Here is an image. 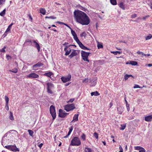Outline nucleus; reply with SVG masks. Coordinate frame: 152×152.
Instances as JSON below:
<instances>
[{
	"label": "nucleus",
	"mask_w": 152,
	"mask_h": 152,
	"mask_svg": "<svg viewBox=\"0 0 152 152\" xmlns=\"http://www.w3.org/2000/svg\"><path fill=\"white\" fill-rule=\"evenodd\" d=\"M74 17L76 22L83 25H88L90 22V19L84 12L77 10L74 12Z\"/></svg>",
	"instance_id": "obj_1"
},
{
	"label": "nucleus",
	"mask_w": 152,
	"mask_h": 152,
	"mask_svg": "<svg viewBox=\"0 0 152 152\" xmlns=\"http://www.w3.org/2000/svg\"><path fill=\"white\" fill-rule=\"evenodd\" d=\"M12 136L11 133L7 132L5 134L4 136L2 137V139L1 144L4 147L3 144L7 143L9 142V140L11 139V137Z\"/></svg>",
	"instance_id": "obj_2"
},
{
	"label": "nucleus",
	"mask_w": 152,
	"mask_h": 152,
	"mask_svg": "<svg viewBox=\"0 0 152 152\" xmlns=\"http://www.w3.org/2000/svg\"><path fill=\"white\" fill-rule=\"evenodd\" d=\"M81 142L80 138L77 137H75L72 140L70 144L72 146H79Z\"/></svg>",
	"instance_id": "obj_3"
},
{
	"label": "nucleus",
	"mask_w": 152,
	"mask_h": 152,
	"mask_svg": "<svg viewBox=\"0 0 152 152\" xmlns=\"http://www.w3.org/2000/svg\"><path fill=\"white\" fill-rule=\"evenodd\" d=\"M81 54L82 57L84 61H86L88 62H89V61L88 59V57L89 56L90 53L86 52L82 50L81 52Z\"/></svg>",
	"instance_id": "obj_4"
},
{
	"label": "nucleus",
	"mask_w": 152,
	"mask_h": 152,
	"mask_svg": "<svg viewBox=\"0 0 152 152\" xmlns=\"http://www.w3.org/2000/svg\"><path fill=\"white\" fill-rule=\"evenodd\" d=\"M64 110L67 112L72 110L75 108L74 104H68L64 106Z\"/></svg>",
	"instance_id": "obj_5"
},
{
	"label": "nucleus",
	"mask_w": 152,
	"mask_h": 152,
	"mask_svg": "<svg viewBox=\"0 0 152 152\" xmlns=\"http://www.w3.org/2000/svg\"><path fill=\"white\" fill-rule=\"evenodd\" d=\"M50 111L53 117V120H54L56 117V112L55 107L53 105H51L50 107Z\"/></svg>",
	"instance_id": "obj_6"
},
{
	"label": "nucleus",
	"mask_w": 152,
	"mask_h": 152,
	"mask_svg": "<svg viewBox=\"0 0 152 152\" xmlns=\"http://www.w3.org/2000/svg\"><path fill=\"white\" fill-rule=\"evenodd\" d=\"M72 46H76L75 45H69L68 46H66V47L64 48V50L65 52V56H67L70 53L72 50V48L71 47Z\"/></svg>",
	"instance_id": "obj_7"
},
{
	"label": "nucleus",
	"mask_w": 152,
	"mask_h": 152,
	"mask_svg": "<svg viewBox=\"0 0 152 152\" xmlns=\"http://www.w3.org/2000/svg\"><path fill=\"white\" fill-rule=\"evenodd\" d=\"M59 112L58 116L62 118L65 117L69 114L68 113H66L64 111L61 109L59 110Z\"/></svg>",
	"instance_id": "obj_8"
},
{
	"label": "nucleus",
	"mask_w": 152,
	"mask_h": 152,
	"mask_svg": "<svg viewBox=\"0 0 152 152\" xmlns=\"http://www.w3.org/2000/svg\"><path fill=\"white\" fill-rule=\"evenodd\" d=\"M71 78V75L70 74H68L66 76L62 77H61V79L64 83H66L70 81Z\"/></svg>",
	"instance_id": "obj_9"
},
{
	"label": "nucleus",
	"mask_w": 152,
	"mask_h": 152,
	"mask_svg": "<svg viewBox=\"0 0 152 152\" xmlns=\"http://www.w3.org/2000/svg\"><path fill=\"white\" fill-rule=\"evenodd\" d=\"M71 34L73 36V38L75 40L76 42L77 43L78 42L80 41L78 39L77 35L75 31H73L72 29L71 30Z\"/></svg>",
	"instance_id": "obj_10"
},
{
	"label": "nucleus",
	"mask_w": 152,
	"mask_h": 152,
	"mask_svg": "<svg viewBox=\"0 0 152 152\" xmlns=\"http://www.w3.org/2000/svg\"><path fill=\"white\" fill-rule=\"evenodd\" d=\"M10 150L14 152H19V149L15 145H11Z\"/></svg>",
	"instance_id": "obj_11"
},
{
	"label": "nucleus",
	"mask_w": 152,
	"mask_h": 152,
	"mask_svg": "<svg viewBox=\"0 0 152 152\" xmlns=\"http://www.w3.org/2000/svg\"><path fill=\"white\" fill-rule=\"evenodd\" d=\"M39 75L35 73H31L27 76V77L30 78H37L39 77Z\"/></svg>",
	"instance_id": "obj_12"
},
{
	"label": "nucleus",
	"mask_w": 152,
	"mask_h": 152,
	"mask_svg": "<svg viewBox=\"0 0 152 152\" xmlns=\"http://www.w3.org/2000/svg\"><path fill=\"white\" fill-rule=\"evenodd\" d=\"M77 44H78L80 47L82 49H83L84 50H90L89 49L84 46L80 41H79L78 42Z\"/></svg>",
	"instance_id": "obj_13"
},
{
	"label": "nucleus",
	"mask_w": 152,
	"mask_h": 152,
	"mask_svg": "<svg viewBox=\"0 0 152 152\" xmlns=\"http://www.w3.org/2000/svg\"><path fill=\"white\" fill-rule=\"evenodd\" d=\"M77 55V51L75 50H73L72 52L69 56L70 58H71L74 56H76Z\"/></svg>",
	"instance_id": "obj_14"
},
{
	"label": "nucleus",
	"mask_w": 152,
	"mask_h": 152,
	"mask_svg": "<svg viewBox=\"0 0 152 152\" xmlns=\"http://www.w3.org/2000/svg\"><path fill=\"white\" fill-rule=\"evenodd\" d=\"M34 44L35 47L37 48L38 52H39L40 51V46L39 44L36 42V41L35 40H32Z\"/></svg>",
	"instance_id": "obj_15"
},
{
	"label": "nucleus",
	"mask_w": 152,
	"mask_h": 152,
	"mask_svg": "<svg viewBox=\"0 0 152 152\" xmlns=\"http://www.w3.org/2000/svg\"><path fill=\"white\" fill-rule=\"evenodd\" d=\"M43 64L42 63H41V62H39L33 66V68L34 69L37 67H39L43 66Z\"/></svg>",
	"instance_id": "obj_16"
},
{
	"label": "nucleus",
	"mask_w": 152,
	"mask_h": 152,
	"mask_svg": "<svg viewBox=\"0 0 152 152\" xmlns=\"http://www.w3.org/2000/svg\"><path fill=\"white\" fill-rule=\"evenodd\" d=\"M117 110L118 114H121L124 111V110L122 107L118 106L117 107Z\"/></svg>",
	"instance_id": "obj_17"
},
{
	"label": "nucleus",
	"mask_w": 152,
	"mask_h": 152,
	"mask_svg": "<svg viewBox=\"0 0 152 152\" xmlns=\"http://www.w3.org/2000/svg\"><path fill=\"white\" fill-rule=\"evenodd\" d=\"M130 64L132 65H137V62L135 61H130L128 62H126V64Z\"/></svg>",
	"instance_id": "obj_18"
},
{
	"label": "nucleus",
	"mask_w": 152,
	"mask_h": 152,
	"mask_svg": "<svg viewBox=\"0 0 152 152\" xmlns=\"http://www.w3.org/2000/svg\"><path fill=\"white\" fill-rule=\"evenodd\" d=\"M46 84L47 86V89H52L54 87L53 84L50 82L47 83Z\"/></svg>",
	"instance_id": "obj_19"
},
{
	"label": "nucleus",
	"mask_w": 152,
	"mask_h": 152,
	"mask_svg": "<svg viewBox=\"0 0 152 152\" xmlns=\"http://www.w3.org/2000/svg\"><path fill=\"white\" fill-rule=\"evenodd\" d=\"M152 119V115H148L145 117V120L147 121H150Z\"/></svg>",
	"instance_id": "obj_20"
},
{
	"label": "nucleus",
	"mask_w": 152,
	"mask_h": 152,
	"mask_svg": "<svg viewBox=\"0 0 152 152\" xmlns=\"http://www.w3.org/2000/svg\"><path fill=\"white\" fill-rule=\"evenodd\" d=\"M53 73L51 72H48L45 73L43 75L49 77L51 78V76L53 75Z\"/></svg>",
	"instance_id": "obj_21"
},
{
	"label": "nucleus",
	"mask_w": 152,
	"mask_h": 152,
	"mask_svg": "<svg viewBox=\"0 0 152 152\" xmlns=\"http://www.w3.org/2000/svg\"><path fill=\"white\" fill-rule=\"evenodd\" d=\"M78 115L75 114L74 115L73 119L71 122H75V121H77L78 120Z\"/></svg>",
	"instance_id": "obj_22"
},
{
	"label": "nucleus",
	"mask_w": 152,
	"mask_h": 152,
	"mask_svg": "<svg viewBox=\"0 0 152 152\" xmlns=\"http://www.w3.org/2000/svg\"><path fill=\"white\" fill-rule=\"evenodd\" d=\"M90 82L91 83V86H94L96 84V82L95 80H91Z\"/></svg>",
	"instance_id": "obj_23"
},
{
	"label": "nucleus",
	"mask_w": 152,
	"mask_h": 152,
	"mask_svg": "<svg viewBox=\"0 0 152 152\" xmlns=\"http://www.w3.org/2000/svg\"><path fill=\"white\" fill-rule=\"evenodd\" d=\"M99 95V94L97 91H96L95 92H92L91 93V96H93L94 95L95 96H98Z\"/></svg>",
	"instance_id": "obj_24"
},
{
	"label": "nucleus",
	"mask_w": 152,
	"mask_h": 152,
	"mask_svg": "<svg viewBox=\"0 0 152 152\" xmlns=\"http://www.w3.org/2000/svg\"><path fill=\"white\" fill-rule=\"evenodd\" d=\"M111 53H113L115 55H116L118 54H121L122 53V52L119 51H111Z\"/></svg>",
	"instance_id": "obj_25"
},
{
	"label": "nucleus",
	"mask_w": 152,
	"mask_h": 152,
	"mask_svg": "<svg viewBox=\"0 0 152 152\" xmlns=\"http://www.w3.org/2000/svg\"><path fill=\"white\" fill-rule=\"evenodd\" d=\"M133 77V76L132 75H128L127 74H126L124 76V78L125 80H126L129 77Z\"/></svg>",
	"instance_id": "obj_26"
},
{
	"label": "nucleus",
	"mask_w": 152,
	"mask_h": 152,
	"mask_svg": "<svg viewBox=\"0 0 152 152\" xmlns=\"http://www.w3.org/2000/svg\"><path fill=\"white\" fill-rule=\"evenodd\" d=\"M40 12L44 15H45L46 13V10L43 8H41L40 10Z\"/></svg>",
	"instance_id": "obj_27"
},
{
	"label": "nucleus",
	"mask_w": 152,
	"mask_h": 152,
	"mask_svg": "<svg viewBox=\"0 0 152 152\" xmlns=\"http://www.w3.org/2000/svg\"><path fill=\"white\" fill-rule=\"evenodd\" d=\"M111 3L113 5L117 4L116 0H110Z\"/></svg>",
	"instance_id": "obj_28"
},
{
	"label": "nucleus",
	"mask_w": 152,
	"mask_h": 152,
	"mask_svg": "<svg viewBox=\"0 0 152 152\" xmlns=\"http://www.w3.org/2000/svg\"><path fill=\"white\" fill-rule=\"evenodd\" d=\"M121 127H120L119 129L120 130H124L126 128V124H121Z\"/></svg>",
	"instance_id": "obj_29"
},
{
	"label": "nucleus",
	"mask_w": 152,
	"mask_h": 152,
	"mask_svg": "<svg viewBox=\"0 0 152 152\" xmlns=\"http://www.w3.org/2000/svg\"><path fill=\"white\" fill-rule=\"evenodd\" d=\"M26 44L27 45H31L32 44V41L31 40H26L24 43Z\"/></svg>",
	"instance_id": "obj_30"
},
{
	"label": "nucleus",
	"mask_w": 152,
	"mask_h": 152,
	"mask_svg": "<svg viewBox=\"0 0 152 152\" xmlns=\"http://www.w3.org/2000/svg\"><path fill=\"white\" fill-rule=\"evenodd\" d=\"M85 151L86 152H91L92 150L91 148L88 147L85 148Z\"/></svg>",
	"instance_id": "obj_31"
},
{
	"label": "nucleus",
	"mask_w": 152,
	"mask_h": 152,
	"mask_svg": "<svg viewBox=\"0 0 152 152\" xmlns=\"http://www.w3.org/2000/svg\"><path fill=\"white\" fill-rule=\"evenodd\" d=\"M9 118L11 120H14V117L13 116V113L11 112H10V115L9 116Z\"/></svg>",
	"instance_id": "obj_32"
},
{
	"label": "nucleus",
	"mask_w": 152,
	"mask_h": 152,
	"mask_svg": "<svg viewBox=\"0 0 152 152\" xmlns=\"http://www.w3.org/2000/svg\"><path fill=\"white\" fill-rule=\"evenodd\" d=\"M9 71L15 73L18 72V69L16 68H14L12 70H9Z\"/></svg>",
	"instance_id": "obj_33"
},
{
	"label": "nucleus",
	"mask_w": 152,
	"mask_h": 152,
	"mask_svg": "<svg viewBox=\"0 0 152 152\" xmlns=\"http://www.w3.org/2000/svg\"><path fill=\"white\" fill-rule=\"evenodd\" d=\"M6 11V9H5L1 12L0 13V15L1 16H3L5 14Z\"/></svg>",
	"instance_id": "obj_34"
},
{
	"label": "nucleus",
	"mask_w": 152,
	"mask_h": 152,
	"mask_svg": "<svg viewBox=\"0 0 152 152\" xmlns=\"http://www.w3.org/2000/svg\"><path fill=\"white\" fill-rule=\"evenodd\" d=\"M134 148L135 150H141L142 149V148H143L140 146H134Z\"/></svg>",
	"instance_id": "obj_35"
},
{
	"label": "nucleus",
	"mask_w": 152,
	"mask_h": 152,
	"mask_svg": "<svg viewBox=\"0 0 152 152\" xmlns=\"http://www.w3.org/2000/svg\"><path fill=\"white\" fill-rule=\"evenodd\" d=\"M28 132L30 135L32 137L33 136V134H34L33 131L31 130H28Z\"/></svg>",
	"instance_id": "obj_36"
},
{
	"label": "nucleus",
	"mask_w": 152,
	"mask_h": 152,
	"mask_svg": "<svg viewBox=\"0 0 152 152\" xmlns=\"http://www.w3.org/2000/svg\"><path fill=\"white\" fill-rule=\"evenodd\" d=\"M152 37V35L151 34H149L148 35L145 37V40H147L151 39Z\"/></svg>",
	"instance_id": "obj_37"
},
{
	"label": "nucleus",
	"mask_w": 152,
	"mask_h": 152,
	"mask_svg": "<svg viewBox=\"0 0 152 152\" xmlns=\"http://www.w3.org/2000/svg\"><path fill=\"white\" fill-rule=\"evenodd\" d=\"M119 7L123 9V10H125L124 5L123 3L122 2L121 3L119 4Z\"/></svg>",
	"instance_id": "obj_38"
},
{
	"label": "nucleus",
	"mask_w": 152,
	"mask_h": 152,
	"mask_svg": "<svg viewBox=\"0 0 152 152\" xmlns=\"http://www.w3.org/2000/svg\"><path fill=\"white\" fill-rule=\"evenodd\" d=\"M5 99L6 102V104H8L9 101V98L7 96H5Z\"/></svg>",
	"instance_id": "obj_39"
},
{
	"label": "nucleus",
	"mask_w": 152,
	"mask_h": 152,
	"mask_svg": "<svg viewBox=\"0 0 152 152\" xmlns=\"http://www.w3.org/2000/svg\"><path fill=\"white\" fill-rule=\"evenodd\" d=\"M137 53L138 54L142 55V56H146V55L145 54H144L143 53L139 51H137Z\"/></svg>",
	"instance_id": "obj_40"
},
{
	"label": "nucleus",
	"mask_w": 152,
	"mask_h": 152,
	"mask_svg": "<svg viewBox=\"0 0 152 152\" xmlns=\"http://www.w3.org/2000/svg\"><path fill=\"white\" fill-rule=\"evenodd\" d=\"M45 18L46 19L48 18H50V19H56V18L55 17H54L53 16H50V17L46 16V17H45Z\"/></svg>",
	"instance_id": "obj_41"
},
{
	"label": "nucleus",
	"mask_w": 152,
	"mask_h": 152,
	"mask_svg": "<svg viewBox=\"0 0 152 152\" xmlns=\"http://www.w3.org/2000/svg\"><path fill=\"white\" fill-rule=\"evenodd\" d=\"M97 47L99 49V48H103V45L102 43H98V45H97Z\"/></svg>",
	"instance_id": "obj_42"
},
{
	"label": "nucleus",
	"mask_w": 152,
	"mask_h": 152,
	"mask_svg": "<svg viewBox=\"0 0 152 152\" xmlns=\"http://www.w3.org/2000/svg\"><path fill=\"white\" fill-rule=\"evenodd\" d=\"M81 138L83 140H85L86 139V135L84 134H83L81 136Z\"/></svg>",
	"instance_id": "obj_43"
},
{
	"label": "nucleus",
	"mask_w": 152,
	"mask_h": 152,
	"mask_svg": "<svg viewBox=\"0 0 152 152\" xmlns=\"http://www.w3.org/2000/svg\"><path fill=\"white\" fill-rule=\"evenodd\" d=\"M88 82V78H85L83 79L82 82L83 83H87Z\"/></svg>",
	"instance_id": "obj_44"
},
{
	"label": "nucleus",
	"mask_w": 152,
	"mask_h": 152,
	"mask_svg": "<svg viewBox=\"0 0 152 152\" xmlns=\"http://www.w3.org/2000/svg\"><path fill=\"white\" fill-rule=\"evenodd\" d=\"M98 134L96 132H95L93 134L94 136L96 139L98 138Z\"/></svg>",
	"instance_id": "obj_45"
},
{
	"label": "nucleus",
	"mask_w": 152,
	"mask_h": 152,
	"mask_svg": "<svg viewBox=\"0 0 152 152\" xmlns=\"http://www.w3.org/2000/svg\"><path fill=\"white\" fill-rule=\"evenodd\" d=\"M47 89V92L49 94H53V92L51 90V89Z\"/></svg>",
	"instance_id": "obj_46"
},
{
	"label": "nucleus",
	"mask_w": 152,
	"mask_h": 152,
	"mask_svg": "<svg viewBox=\"0 0 152 152\" xmlns=\"http://www.w3.org/2000/svg\"><path fill=\"white\" fill-rule=\"evenodd\" d=\"M6 48V47L4 46V47L1 49L0 50V51L1 52H3V53H5V49Z\"/></svg>",
	"instance_id": "obj_47"
},
{
	"label": "nucleus",
	"mask_w": 152,
	"mask_h": 152,
	"mask_svg": "<svg viewBox=\"0 0 152 152\" xmlns=\"http://www.w3.org/2000/svg\"><path fill=\"white\" fill-rule=\"evenodd\" d=\"M86 36V33L85 32H83L80 34V36L81 37H85Z\"/></svg>",
	"instance_id": "obj_48"
},
{
	"label": "nucleus",
	"mask_w": 152,
	"mask_h": 152,
	"mask_svg": "<svg viewBox=\"0 0 152 152\" xmlns=\"http://www.w3.org/2000/svg\"><path fill=\"white\" fill-rule=\"evenodd\" d=\"M5 108L7 110H9L8 104H6Z\"/></svg>",
	"instance_id": "obj_49"
},
{
	"label": "nucleus",
	"mask_w": 152,
	"mask_h": 152,
	"mask_svg": "<svg viewBox=\"0 0 152 152\" xmlns=\"http://www.w3.org/2000/svg\"><path fill=\"white\" fill-rule=\"evenodd\" d=\"M126 107L127 111L128 112L129 110H130L129 104H126Z\"/></svg>",
	"instance_id": "obj_50"
},
{
	"label": "nucleus",
	"mask_w": 152,
	"mask_h": 152,
	"mask_svg": "<svg viewBox=\"0 0 152 152\" xmlns=\"http://www.w3.org/2000/svg\"><path fill=\"white\" fill-rule=\"evenodd\" d=\"M75 99L74 98H72L70 99L67 102H73L74 101V100Z\"/></svg>",
	"instance_id": "obj_51"
},
{
	"label": "nucleus",
	"mask_w": 152,
	"mask_h": 152,
	"mask_svg": "<svg viewBox=\"0 0 152 152\" xmlns=\"http://www.w3.org/2000/svg\"><path fill=\"white\" fill-rule=\"evenodd\" d=\"M119 149L120 150V151L119 152H123L122 148L121 146L120 145L119 147Z\"/></svg>",
	"instance_id": "obj_52"
},
{
	"label": "nucleus",
	"mask_w": 152,
	"mask_h": 152,
	"mask_svg": "<svg viewBox=\"0 0 152 152\" xmlns=\"http://www.w3.org/2000/svg\"><path fill=\"white\" fill-rule=\"evenodd\" d=\"M134 88H140L141 87L138 85H135L133 87Z\"/></svg>",
	"instance_id": "obj_53"
},
{
	"label": "nucleus",
	"mask_w": 152,
	"mask_h": 152,
	"mask_svg": "<svg viewBox=\"0 0 152 152\" xmlns=\"http://www.w3.org/2000/svg\"><path fill=\"white\" fill-rule=\"evenodd\" d=\"M28 15L29 17V19L31 20V21H32L33 18H32L31 16V15L30 14H28Z\"/></svg>",
	"instance_id": "obj_54"
},
{
	"label": "nucleus",
	"mask_w": 152,
	"mask_h": 152,
	"mask_svg": "<svg viewBox=\"0 0 152 152\" xmlns=\"http://www.w3.org/2000/svg\"><path fill=\"white\" fill-rule=\"evenodd\" d=\"M7 34V32L6 31H5L4 34H3L2 37H6Z\"/></svg>",
	"instance_id": "obj_55"
},
{
	"label": "nucleus",
	"mask_w": 152,
	"mask_h": 152,
	"mask_svg": "<svg viewBox=\"0 0 152 152\" xmlns=\"http://www.w3.org/2000/svg\"><path fill=\"white\" fill-rule=\"evenodd\" d=\"M11 145H7L5 146L4 147L6 148L7 149L9 150L10 149V147H11Z\"/></svg>",
	"instance_id": "obj_56"
},
{
	"label": "nucleus",
	"mask_w": 152,
	"mask_h": 152,
	"mask_svg": "<svg viewBox=\"0 0 152 152\" xmlns=\"http://www.w3.org/2000/svg\"><path fill=\"white\" fill-rule=\"evenodd\" d=\"M11 28L8 26L7 28V30L5 31L7 32H9L10 31Z\"/></svg>",
	"instance_id": "obj_57"
},
{
	"label": "nucleus",
	"mask_w": 152,
	"mask_h": 152,
	"mask_svg": "<svg viewBox=\"0 0 152 152\" xmlns=\"http://www.w3.org/2000/svg\"><path fill=\"white\" fill-rule=\"evenodd\" d=\"M137 15L136 14H133L131 16V18H134L137 17Z\"/></svg>",
	"instance_id": "obj_58"
},
{
	"label": "nucleus",
	"mask_w": 152,
	"mask_h": 152,
	"mask_svg": "<svg viewBox=\"0 0 152 152\" xmlns=\"http://www.w3.org/2000/svg\"><path fill=\"white\" fill-rule=\"evenodd\" d=\"M73 129V127L72 126H71L70 128H69V132H70L71 133Z\"/></svg>",
	"instance_id": "obj_59"
},
{
	"label": "nucleus",
	"mask_w": 152,
	"mask_h": 152,
	"mask_svg": "<svg viewBox=\"0 0 152 152\" xmlns=\"http://www.w3.org/2000/svg\"><path fill=\"white\" fill-rule=\"evenodd\" d=\"M139 152H145V149L143 148L142 149L139 151Z\"/></svg>",
	"instance_id": "obj_60"
},
{
	"label": "nucleus",
	"mask_w": 152,
	"mask_h": 152,
	"mask_svg": "<svg viewBox=\"0 0 152 152\" xmlns=\"http://www.w3.org/2000/svg\"><path fill=\"white\" fill-rule=\"evenodd\" d=\"M149 6H150V8L152 9V1H150Z\"/></svg>",
	"instance_id": "obj_61"
},
{
	"label": "nucleus",
	"mask_w": 152,
	"mask_h": 152,
	"mask_svg": "<svg viewBox=\"0 0 152 152\" xmlns=\"http://www.w3.org/2000/svg\"><path fill=\"white\" fill-rule=\"evenodd\" d=\"M5 2V0H0V4H3V2Z\"/></svg>",
	"instance_id": "obj_62"
},
{
	"label": "nucleus",
	"mask_w": 152,
	"mask_h": 152,
	"mask_svg": "<svg viewBox=\"0 0 152 152\" xmlns=\"http://www.w3.org/2000/svg\"><path fill=\"white\" fill-rule=\"evenodd\" d=\"M68 43L65 42L63 44V45L65 47H66V46H68V45H67L68 44Z\"/></svg>",
	"instance_id": "obj_63"
},
{
	"label": "nucleus",
	"mask_w": 152,
	"mask_h": 152,
	"mask_svg": "<svg viewBox=\"0 0 152 152\" xmlns=\"http://www.w3.org/2000/svg\"><path fill=\"white\" fill-rule=\"evenodd\" d=\"M148 66L151 67L152 66V64H148L146 65V66Z\"/></svg>",
	"instance_id": "obj_64"
}]
</instances>
